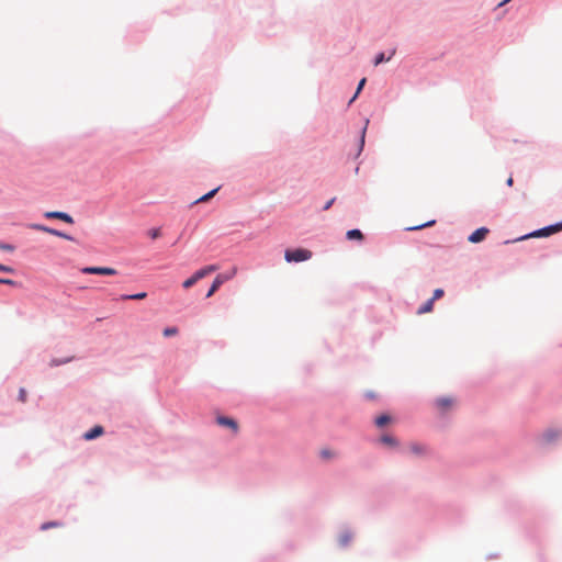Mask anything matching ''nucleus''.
Here are the masks:
<instances>
[{
    "label": "nucleus",
    "instance_id": "1",
    "mask_svg": "<svg viewBox=\"0 0 562 562\" xmlns=\"http://www.w3.org/2000/svg\"><path fill=\"white\" fill-rule=\"evenodd\" d=\"M311 257L312 251L303 248L288 249L284 252V258L288 262H301L308 260Z\"/></svg>",
    "mask_w": 562,
    "mask_h": 562
},
{
    "label": "nucleus",
    "instance_id": "2",
    "mask_svg": "<svg viewBox=\"0 0 562 562\" xmlns=\"http://www.w3.org/2000/svg\"><path fill=\"white\" fill-rule=\"evenodd\" d=\"M216 269V266L211 265L198 270L191 278L183 282V288L188 289L192 286L196 281L214 272Z\"/></svg>",
    "mask_w": 562,
    "mask_h": 562
},
{
    "label": "nucleus",
    "instance_id": "3",
    "mask_svg": "<svg viewBox=\"0 0 562 562\" xmlns=\"http://www.w3.org/2000/svg\"><path fill=\"white\" fill-rule=\"evenodd\" d=\"M30 228L34 229V231H40V232H45V233H48L50 235H54V236H57V237H60V238H64V239H67V240H70V241H74L75 238L61 231H58V229H55V228H52V227H48L44 224H37V223H33L30 225Z\"/></svg>",
    "mask_w": 562,
    "mask_h": 562
},
{
    "label": "nucleus",
    "instance_id": "4",
    "mask_svg": "<svg viewBox=\"0 0 562 562\" xmlns=\"http://www.w3.org/2000/svg\"><path fill=\"white\" fill-rule=\"evenodd\" d=\"M562 231V222L560 223H557L554 225H550V226H547V227H543L541 229H538L527 236H525L524 238H529V237H548L552 234H555V233H559Z\"/></svg>",
    "mask_w": 562,
    "mask_h": 562
},
{
    "label": "nucleus",
    "instance_id": "5",
    "mask_svg": "<svg viewBox=\"0 0 562 562\" xmlns=\"http://www.w3.org/2000/svg\"><path fill=\"white\" fill-rule=\"evenodd\" d=\"M44 217L48 220H60L68 224H74L75 222L69 213L63 211H47L44 213Z\"/></svg>",
    "mask_w": 562,
    "mask_h": 562
},
{
    "label": "nucleus",
    "instance_id": "6",
    "mask_svg": "<svg viewBox=\"0 0 562 562\" xmlns=\"http://www.w3.org/2000/svg\"><path fill=\"white\" fill-rule=\"evenodd\" d=\"M81 272L85 274H104V276H114L116 274V270L110 267H85L81 269Z\"/></svg>",
    "mask_w": 562,
    "mask_h": 562
},
{
    "label": "nucleus",
    "instance_id": "7",
    "mask_svg": "<svg viewBox=\"0 0 562 562\" xmlns=\"http://www.w3.org/2000/svg\"><path fill=\"white\" fill-rule=\"evenodd\" d=\"M216 423L220 426L229 428L234 434L238 432V424L235 419L226 416H218Z\"/></svg>",
    "mask_w": 562,
    "mask_h": 562
},
{
    "label": "nucleus",
    "instance_id": "8",
    "mask_svg": "<svg viewBox=\"0 0 562 562\" xmlns=\"http://www.w3.org/2000/svg\"><path fill=\"white\" fill-rule=\"evenodd\" d=\"M104 432V428L100 425H95L93 426L91 429H89L88 431H86L83 435H82V438L87 441H91L93 439H97L98 437H100L101 435H103Z\"/></svg>",
    "mask_w": 562,
    "mask_h": 562
},
{
    "label": "nucleus",
    "instance_id": "9",
    "mask_svg": "<svg viewBox=\"0 0 562 562\" xmlns=\"http://www.w3.org/2000/svg\"><path fill=\"white\" fill-rule=\"evenodd\" d=\"M487 234L488 229L486 227H480L469 236L468 240L470 243L476 244L485 239Z\"/></svg>",
    "mask_w": 562,
    "mask_h": 562
},
{
    "label": "nucleus",
    "instance_id": "10",
    "mask_svg": "<svg viewBox=\"0 0 562 562\" xmlns=\"http://www.w3.org/2000/svg\"><path fill=\"white\" fill-rule=\"evenodd\" d=\"M453 404H454V401L451 397H440L436 401V405H437L438 409L441 411L442 413L450 409L453 406Z\"/></svg>",
    "mask_w": 562,
    "mask_h": 562
},
{
    "label": "nucleus",
    "instance_id": "11",
    "mask_svg": "<svg viewBox=\"0 0 562 562\" xmlns=\"http://www.w3.org/2000/svg\"><path fill=\"white\" fill-rule=\"evenodd\" d=\"M223 282H224L223 277L221 274L217 276L214 279V281L212 283V286L210 288L209 292L206 293V297L212 296L217 291V289L222 285Z\"/></svg>",
    "mask_w": 562,
    "mask_h": 562
},
{
    "label": "nucleus",
    "instance_id": "12",
    "mask_svg": "<svg viewBox=\"0 0 562 562\" xmlns=\"http://www.w3.org/2000/svg\"><path fill=\"white\" fill-rule=\"evenodd\" d=\"M434 308V301L432 300H428L427 302H425L417 311L418 314H425V313H429L431 312Z\"/></svg>",
    "mask_w": 562,
    "mask_h": 562
},
{
    "label": "nucleus",
    "instance_id": "13",
    "mask_svg": "<svg viewBox=\"0 0 562 562\" xmlns=\"http://www.w3.org/2000/svg\"><path fill=\"white\" fill-rule=\"evenodd\" d=\"M72 360L71 357H68V358H53L49 362V366L50 367H59V366H63V364H66L68 362H70Z\"/></svg>",
    "mask_w": 562,
    "mask_h": 562
},
{
    "label": "nucleus",
    "instance_id": "14",
    "mask_svg": "<svg viewBox=\"0 0 562 562\" xmlns=\"http://www.w3.org/2000/svg\"><path fill=\"white\" fill-rule=\"evenodd\" d=\"M147 296L146 292H138L135 294H123L121 296L122 300H143Z\"/></svg>",
    "mask_w": 562,
    "mask_h": 562
},
{
    "label": "nucleus",
    "instance_id": "15",
    "mask_svg": "<svg viewBox=\"0 0 562 562\" xmlns=\"http://www.w3.org/2000/svg\"><path fill=\"white\" fill-rule=\"evenodd\" d=\"M347 238L348 239L362 240L363 239V234L359 229H350V231L347 232Z\"/></svg>",
    "mask_w": 562,
    "mask_h": 562
},
{
    "label": "nucleus",
    "instance_id": "16",
    "mask_svg": "<svg viewBox=\"0 0 562 562\" xmlns=\"http://www.w3.org/2000/svg\"><path fill=\"white\" fill-rule=\"evenodd\" d=\"M409 449L415 454H424L427 451L426 447L419 443H412Z\"/></svg>",
    "mask_w": 562,
    "mask_h": 562
},
{
    "label": "nucleus",
    "instance_id": "17",
    "mask_svg": "<svg viewBox=\"0 0 562 562\" xmlns=\"http://www.w3.org/2000/svg\"><path fill=\"white\" fill-rule=\"evenodd\" d=\"M394 54H395V49H393V50L391 52V55H390L387 58L384 56V53H380V54H378V55H376V57H375V59H374V65H375V66H378V65H380V64H381V63H383V61H387V60H390V59H391V57H392Z\"/></svg>",
    "mask_w": 562,
    "mask_h": 562
},
{
    "label": "nucleus",
    "instance_id": "18",
    "mask_svg": "<svg viewBox=\"0 0 562 562\" xmlns=\"http://www.w3.org/2000/svg\"><path fill=\"white\" fill-rule=\"evenodd\" d=\"M381 442H383L384 445H389V446H392V447H396L397 446V440L390 436V435H384L381 437Z\"/></svg>",
    "mask_w": 562,
    "mask_h": 562
},
{
    "label": "nucleus",
    "instance_id": "19",
    "mask_svg": "<svg viewBox=\"0 0 562 562\" xmlns=\"http://www.w3.org/2000/svg\"><path fill=\"white\" fill-rule=\"evenodd\" d=\"M390 422H391V417L389 415H381V416L376 417L375 425L378 427H383L386 424H389Z\"/></svg>",
    "mask_w": 562,
    "mask_h": 562
},
{
    "label": "nucleus",
    "instance_id": "20",
    "mask_svg": "<svg viewBox=\"0 0 562 562\" xmlns=\"http://www.w3.org/2000/svg\"><path fill=\"white\" fill-rule=\"evenodd\" d=\"M218 189L220 188L213 189L209 193H206V194L202 195L201 198H199L196 200V202H206V201H209L211 198H213L215 195V193L218 191Z\"/></svg>",
    "mask_w": 562,
    "mask_h": 562
},
{
    "label": "nucleus",
    "instance_id": "21",
    "mask_svg": "<svg viewBox=\"0 0 562 562\" xmlns=\"http://www.w3.org/2000/svg\"><path fill=\"white\" fill-rule=\"evenodd\" d=\"M559 432L558 431H554V430H548L544 432L543 437L544 439L550 442L552 441L554 438L559 437Z\"/></svg>",
    "mask_w": 562,
    "mask_h": 562
},
{
    "label": "nucleus",
    "instance_id": "22",
    "mask_svg": "<svg viewBox=\"0 0 562 562\" xmlns=\"http://www.w3.org/2000/svg\"><path fill=\"white\" fill-rule=\"evenodd\" d=\"M321 457L325 460H328L330 458L335 457V452L329 449H322L319 452Z\"/></svg>",
    "mask_w": 562,
    "mask_h": 562
},
{
    "label": "nucleus",
    "instance_id": "23",
    "mask_svg": "<svg viewBox=\"0 0 562 562\" xmlns=\"http://www.w3.org/2000/svg\"><path fill=\"white\" fill-rule=\"evenodd\" d=\"M435 223H436V221L432 220V221H429V222H427L425 224H420V225H416V226H413V227H408L407 229L408 231H417V229H422L424 227L432 226Z\"/></svg>",
    "mask_w": 562,
    "mask_h": 562
},
{
    "label": "nucleus",
    "instance_id": "24",
    "mask_svg": "<svg viewBox=\"0 0 562 562\" xmlns=\"http://www.w3.org/2000/svg\"><path fill=\"white\" fill-rule=\"evenodd\" d=\"M61 524L59 521H47V522H44L42 526H41V529L42 530H47L49 528H54V527H58L60 526Z\"/></svg>",
    "mask_w": 562,
    "mask_h": 562
},
{
    "label": "nucleus",
    "instance_id": "25",
    "mask_svg": "<svg viewBox=\"0 0 562 562\" xmlns=\"http://www.w3.org/2000/svg\"><path fill=\"white\" fill-rule=\"evenodd\" d=\"M364 85H366V78H362L360 80L359 85H358V88H357V91H356L355 95L351 98L349 103L353 102L357 99L358 94L360 93V91L362 90Z\"/></svg>",
    "mask_w": 562,
    "mask_h": 562
},
{
    "label": "nucleus",
    "instance_id": "26",
    "mask_svg": "<svg viewBox=\"0 0 562 562\" xmlns=\"http://www.w3.org/2000/svg\"><path fill=\"white\" fill-rule=\"evenodd\" d=\"M0 249L4 251H13L15 247L12 244L0 241Z\"/></svg>",
    "mask_w": 562,
    "mask_h": 562
},
{
    "label": "nucleus",
    "instance_id": "27",
    "mask_svg": "<svg viewBox=\"0 0 562 562\" xmlns=\"http://www.w3.org/2000/svg\"><path fill=\"white\" fill-rule=\"evenodd\" d=\"M160 234H161L160 228H151V229H149V231H148V235H149L153 239L158 238V237L160 236Z\"/></svg>",
    "mask_w": 562,
    "mask_h": 562
},
{
    "label": "nucleus",
    "instance_id": "28",
    "mask_svg": "<svg viewBox=\"0 0 562 562\" xmlns=\"http://www.w3.org/2000/svg\"><path fill=\"white\" fill-rule=\"evenodd\" d=\"M164 335L166 337H170V336L176 335V326H170V327L165 328Z\"/></svg>",
    "mask_w": 562,
    "mask_h": 562
},
{
    "label": "nucleus",
    "instance_id": "29",
    "mask_svg": "<svg viewBox=\"0 0 562 562\" xmlns=\"http://www.w3.org/2000/svg\"><path fill=\"white\" fill-rule=\"evenodd\" d=\"M442 295H443V290L442 289H436L434 291L432 297L430 300H432L435 302L436 300H439L440 297H442Z\"/></svg>",
    "mask_w": 562,
    "mask_h": 562
},
{
    "label": "nucleus",
    "instance_id": "30",
    "mask_svg": "<svg viewBox=\"0 0 562 562\" xmlns=\"http://www.w3.org/2000/svg\"><path fill=\"white\" fill-rule=\"evenodd\" d=\"M0 271L8 272V273H13L14 269L12 267H9V266L0 263Z\"/></svg>",
    "mask_w": 562,
    "mask_h": 562
},
{
    "label": "nucleus",
    "instance_id": "31",
    "mask_svg": "<svg viewBox=\"0 0 562 562\" xmlns=\"http://www.w3.org/2000/svg\"><path fill=\"white\" fill-rule=\"evenodd\" d=\"M19 400L21 402H25L26 401V391L23 387H21L19 390Z\"/></svg>",
    "mask_w": 562,
    "mask_h": 562
},
{
    "label": "nucleus",
    "instance_id": "32",
    "mask_svg": "<svg viewBox=\"0 0 562 562\" xmlns=\"http://www.w3.org/2000/svg\"><path fill=\"white\" fill-rule=\"evenodd\" d=\"M368 123H369V121H367L366 126L362 128V132H361L360 148H362L363 145H364V135H366V130H367V124Z\"/></svg>",
    "mask_w": 562,
    "mask_h": 562
},
{
    "label": "nucleus",
    "instance_id": "33",
    "mask_svg": "<svg viewBox=\"0 0 562 562\" xmlns=\"http://www.w3.org/2000/svg\"><path fill=\"white\" fill-rule=\"evenodd\" d=\"M0 284L13 285V284H15V281H13L11 279H2V278H0Z\"/></svg>",
    "mask_w": 562,
    "mask_h": 562
},
{
    "label": "nucleus",
    "instance_id": "34",
    "mask_svg": "<svg viewBox=\"0 0 562 562\" xmlns=\"http://www.w3.org/2000/svg\"><path fill=\"white\" fill-rule=\"evenodd\" d=\"M335 202V198H333L331 200H329L325 205H324V210L327 211L331 205L333 203Z\"/></svg>",
    "mask_w": 562,
    "mask_h": 562
},
{
    "label": "nucleus",
    "instance_id": "35",
    "mask_svg": "<svg viewBox=\"0 0 562 562\" xmlns=\"http://www.w3.org/2000/svg\"><path fill=\"white\" fill-rule=\"evenodd\" d=\"M513 182H514L513 177H509V178L507 179V181H506V183H507L509 187H510V186H513Z\"/></svg>",
    "mask_w": 562,
    "mask_h": 562
},
{
    "label": "nucleus",
    "instance_id": "36",
    "mask_svg": "<svg viewBox=\"0 0 562 562\" xmlns=\"http://www.w3.org/2000/svg\"><path fill=\"white\" fill-rule=\"evenodd\" d=\"M510 0H503L502 2L498 3V7H503L505 5L506 3H508Z\"/></svg>",
    "mask_w": 562,
    "mask_h": 562
}]
</instances>
